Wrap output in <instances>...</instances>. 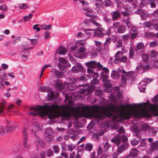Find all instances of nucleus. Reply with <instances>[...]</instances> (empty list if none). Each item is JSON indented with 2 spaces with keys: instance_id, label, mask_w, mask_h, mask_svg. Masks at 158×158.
I'll return each instance as SVG.
<instances>
[{
  "instance_id": "obj_1",
  "label": "nucleus",
  "mask_w": 158,
  "mask_h": 158,
  "mask_svg": "<svg viewBox=\"0 0 158 158\" xmlns=\"http://www.w3.org/2000/svg\"><path fill=\"white\" fill-rule=\"evenodd\" d=\"M72 98L70 94V118L72 117L76 118H80V111L87 118H93L97 123L102 121L106 117H112L114 120L121 122L124 119H130L131 116L137 118L148 117L152 115L158 116V104L134 103L117 107L111 103L115 102L116 100L115 97L112 94L110 96V102L102 97L99 98L102 105V106L96 105L82 106L76 108L71 106L73 103Z\"/></svg>"
},
{
  "instance_id": "obj_2",
  "label": "nucleus",
  "mask_w": 158,
  "mask_h": 158,
  "mask_svg": "<svg viewBox=\"0 0 158 158\" xmlns=\"http://www.w3.org/2000/svg\"><path fill=\"white\" fill-rule=\"evenodd\" d=\"M128 138L125 135H116L114 138L112 139L111 141L116 144L117 147L121 144L118 148L117 152L118 154L121 153L123 151L125 150L128 147V144L126 143Z\"/></svg>"
},
{
  "instance_id": "obj_3",
  "label": "nucleus",
  "mask_w": 158,
  "mask_h": 158,
  "mask_svg": "<svg viewBox=\"0 0 158 158\" xmlns=\"http://www.w3.org/2000/svg\"><path fill=\"white\" fill-rule=\"evenodd\" d=\"M86 66L88 68L87 71L88 73L92 72L93 69L95 68L98 70H100L102 68V65L99 62H96L95 61H90L85 63Z\"/></svg>"
},
{
  "instance_id": "obj_4",
  "label": "nucleus",
  "mask_w": 158,
  "mask_h": 158,
  "mask_svg": "<svg viewBox=\"0 0 158 158\" xmlns=\"http://www.w3.org/2000/svg\"><path fill=\"white\" fill-rule=\"evenodd\" d=\"M124 75H122V80H121L122 85H124L126 83L127 80L131 79L132 80L134 79V72L133 71H130L126 73L125 70L123 71Z\"/></svg>"
},
{
  "instance_id": "obj_5",
  "label": "nucleus",
  "mask_w": 158,
  "mask_h": 158,
  "mask_svg": "<svg viewBox=\"0 0 158 158\" xmlns=\"http://www.w3.org/2000/svg\"><path fill=\"white\" fill-rule=\"evenodd\" d=\"M58 60L59 63L58 65L60 70H64L65 68H68L70 65V64L63 58L60 57Z\"/></svg>"
},
{
  "instance_id": "obj_6",
  "label": "nucleus",
  "mask_w": 158,
  "mask_h": 158,
  "mask_svg": "<svg viewBox=\"0 0 158 158\" xmlns=\"http://www.w3.org/2000/svg\"><path fill=\"white\" fill-rule=\"evenodd\" d=\"M16 126L13 125L5 127L2 126L0 127V134L1 135H3L7 132H13L15 129Z\"/></svg>"
},
{
  "instance_id": "obj_7",
  "label": "nucleus",
  "mask_w": 158,
  "mask_h": 158,
  "mask_svg": "<svg viewBox=\"0 0 158 158\" xmlns=\"http://www.w3.org/2000/svg\"><path fill=\"white\" fill-rule=\"evenodd\" d=\"M23 144L24 148L26 149H29L30 145L27 142L28 134L26 129H24L23 133Z\"/></svg>"
},
{
  "instance_id": "obj_8",
  "label": "nucleus",
  "mask_w": 158,
  "mask_h": 158,
  "mask_svg": "<svg viewBox=\"0 0 158 158\" xmlns=\"http://www.w3.org/2000/svg\"><path fill=\"white\" fill-rule=\"evenodd\" d=\"M94 71L93 70H92V72L89 73L90 74L88 75V76H87V77L89 79H91V77H93V80H91V82L92 84H96L98 81V80L97 79V78L98 77L99 74L98 73H95L94 72Z\"/></svg>"
},
{
  "instance_id": "obj_9",
  "label": "nucleus",
  "mask_w": 158,
  "mask_h": 158,
  "mask_svg": "<svg viewBox=\"0 0 158 158\" xmlns=\"http://www.w3.org/2000/svg\"><path fill=\"white\" fill-rule=\"evenodd\" d=\"M136 52L138 54H141L144 52V44L142 42H139L138 43L135 49Z\"/></svg>"
},
{
  "instance_id": "obj_10",
  "label": "nucleus",
  "mask_w": 158,
  "mask_h": 158,
  "mask_svg": "<svg viewBox=\"0 0 158 158\" xmlns=\"http://www.w3.org/2000/svg\"><path fill=\"white\" fill-rule=\"evenodd\" d=\"M48 97L47 99L48 101H52L55 100L58 97L57 94H55L51 89L48 90Z\"/></svg>"
},
{
  "instance_id": "obj_11",
  "label": "nucleus",
  "mask_w": 158,
  "mask_h": 158,
  "mask_svg": "<svg viewBox=\"0 0 158 158\" xmlns=\"http://www.w3.org/2000/svg\"><path fill=\"white\" fill-rule=\"evenodd\" d=\"M94 89V87L93 86H90L86 89H82L79 90L78 92L80 94L87 95L89 93L93 91Z\"/></svg>"
},
{
  "instance_id": "obj_12",
  "label": "nucleus",
  "mask_w": 158,
  "mask_h": 158,
  "mask_svg": "<svg viewBox=\"0 0 158 158\" xmlns=\"http://www.w3.org/2000/svg\"><path fill=\"white\" fill-rule=\"evenodd\" d=\"M32 132L34 135L35 137H37L36 134H35V132L39 131V130H42L43 129V127L40 126V125L37 123H35L33 125L32 127Z\"/></svg>"
},
{
  "instance_id": "obj_13",
  "label": "nucleus",
  "mask_w": 158,
  "mask_h": 158,
  "mask_svg": "<svg viewBox=\"0 0 158 158\" xmlns=\"http://www.w3.org/2000/svg\"><path fill=\"white\" fill-rule=\"evenodd\" d=\"M86 43V40H78L75 43V45L70 47L71 50L75 49L77 47H81L84 46Z\"/></svg>"
},
{
  "instance_id": "obj_14",
  "label": "nucleus",
  "mask_w": 158,
  "mask_h": 158,
  "mask_svg": "<svg viewBox=\"0 0 158 158\" xmlns=\"http://www.w3.org/2000/svg\"><path fill=\"white\" fill-rule=\"evenodd\" d=\"M73 53L74 54V56L77 58H85L86 56L85 53H83L81 52L79 50H77L75 48V49L71 50Z\"/></svg>"
},
{
  "instance_id": "obj_15",
  "label": "nucleus",
  "mask_w": 158,
  "mask_h": 158,
  "mask_svg": "<svg viewBox=\"0 0 158 158\" xmlns=\"http://www.w3.org/2000/svg\"><path fill=\"white\" fill-rule=\"evenodd\" d=\"M83 67L80 64L77 63L72 68L71 70L73 73H76L78 71H83Z\"/></svg>"
},
{
  "instance_id": "obj_16",
  "label": "nucleus",
  "mask_w": 158,
  "mask_h": 158,
  "mask_svg": "<svg viewBox=\"0 0 158 158\" xmlns=\"http://www.w3.org/2000/svg\"><path fill=\"white\" fill-rule=\"evenodd\" d=\"M6 102V101L3 99H2V101L0 102V114L5 113L7 110V109L5 106Z\"/></svg>"
},
{
  "instance_id": "obj_17",
  "label": "nucleus",
  "mask_w": 158,
  "mask_h": 158,
  "mask_svg": "<svg viewBox=\"0 0 158 158\" xmlns=\"http://www.w3.org/2000/svg\"><path fill=\"white\" fill-rule=\"evenodd\" d=\"M138 152L137 149L133 148L131 150L130 154L127 156V157L128 158H130V157L135 158L138 156Z\"/></svg>"
},
{
  "instance_id": "obj_18",
  "label": "nucleus",
  "mask_w": 158,
  "mask_h": 158,
  "mask_svg": "<svg viewBox=\"0 0 158 158\" xmlns=\"http://www.w3.org/2000/svg\"><path fill=\"white\" fill-rule=\"evenodd\" d=\"M135 13L139 14L141 16L143 20H145L148 17V15L146 14L144 11L142 9H139L135 12Z\"/></svg>"
},
{
  "instance_id": "obj_19",
  "label": "nucleus",
  "mask_w": 158,
  "mask_h": 158,
  "mask_svg": "<svg viewBox=\"0 0 158 158\" xmlns=\"http://www.w3.org/2000/svg\"><path fill=\"white\" fill-rule=\"evenodd\" d=\"M94 34L95 36L98 37H102L104 35V33L102 31L101 28H100V29H95V30L94 31Z\"/></svg>"
},
{
  "instance_id": "obj_20",
  "label": "nucleus",
  "mask_w": 158,
  "mask_h": 158,
  "mask_svg": "<svg viewBox=\"0 0 158 158\" xmlns=\"http://www.w3.org/2000/svg\"><path fill=\"white\" fill-rule=\"evenodd\" d=\"M131 130L132 131L136 134V136L138 135V134L141 131V129L140 127L138 126L135 125L131 127Z\"/></svg>"
},
{
  "instance_id": "obj_21",
  "label": "nucleus",
  "mask_w": 158,
  "mask_h": 158,
  "mask_svg": "<svg viewBox=\"0 0 158 158\" xmlns=\"http://www.w3.org/2000/svg\"><path fill=\"white\" fill-rule=\"evenodd\" d=\"M131 38L133 39L137 35V31L135 28H132L131 30Z\"/></svg>"
},
{
  "instance_id": "obj_22",
  "label": "nucleus",
  "mask_w": 158,
  "mask_h": 158,
  "mask_svg": "<svg viewBox=\"0 0 158 158\" xmlns=\"http://www.w3.org/2000/svg\"><path fill=\"white\" fill-rule=\"evenodd\" d=\"M55 85L59 89H62L64 88V85L62 83L61 80L60 79H58L56 82Z\"/></svg>"
},
{
  "instance_id": "obj_23",
  "label": "nucleus",
  "mask_w": 158,
  "mask_h": 158,
  "mask_svg": "<svg viewBox=\"0 0 158 158\" xmlns=\"http://www.w3.org/2000/svg\"><path fill=\"white\" fill-rule=\"evenodd\" d=\"M67 50L64 47H60L56 51V53L59 54H64L66 52Z\"/></svg>"
},
{
  "instance_id": "obj_24",
  "label": "nucleus",
  "mask_w": 158,
  "mask_h": 158,
  "mask_svg": "<svg viewBox=\"0 0 158 158\" xmlns=\"http://www.w3.org/2000/svg\"><path fill=\"white\" fill-rule=\"evenodd\" d=\"M134 0H115L118 7H122L123 6V2H132Z\"/></svg>"
},
{
  "instance_id": "obj_25",
  "label": "nucleus",
  "mask_w": 158,
  "mask_h": 158,
  "mask_svg": "<svg viewBox=\"0 0 158 158\" xmlns=\"http://www.w3.org/2000/svg\"><path fill=\"white\" fill-rule=\"evenodd\" d=\"M126 29V27L124 26L120 25L117 29V32L120 34L124 33Z\"/></svg>"
},
{
  "instance_id": "obj_26",
  "label": "nucleus",
  "mask_w": 158,
  "mask_h": 158,
  "mask_svg": "<svg viewBox=\"0 0 158 158\" xmlns=\"http://www.w3.org/2000/svg\"><path fill=\"white\" fill-rule=\"evenodd\" d=\"M100 76L102 78V81L103 82L109 80L108 79V76L107 74H105L103 72H101L100 73Z\"/></svg>"
},
{
  "instance_id": "obj_27",
  "label": "nucleus",
  "mask_w": 158,
  "mask_h": 158,
  "mask_svg": "<svg viewBox=\"0 0 158 158\" xmlns=\"http://www.w3.org/2000/svg\"><path fill=\"white\" fill-rule=\"evenodd\" d=\"M111 15L112 16L113 19L115 20L120 16V13L118 11H114L112 12Z\"/></svg>"
},
{
  "instance_id": "obj_28",
  "label": "nucleus",
  "mask_w": 158,
  "mask_h": 158,
  "mask_svg": "<svg viewBox=\"0 0 158 158\" xmlns=\"http://www.w3.org/2000/svg\"><path fill=\"white\" fill-rule=\"evenodd\" d=\"M151 149L153 151L158 150V141L152 143L151 145Z\"/></svg>"
},
{
  "instance_id": "obj_29",
  "label": "nucleus",
  "mask_w": 158,
  "mask_h": 158,
  "mask_svg": "<svg viewBox=\"0 0 158 158\" xmlns=\"http://www.w3.org/2000/svg\"><path fill=\"white\" fill-rule=\"evenodd\" d=\"M95 30L94 29H85L84 31L86 34L87 35L89 36L91 35H94V31Z\"/></svg>"
},
{
  "instance_id": "obj_30",
  "label": "nucleus",
  "mask_w": 158,
  "mask_h": 158,
  "mask_svg": "<svg viewBox=\"0 0 158 158\" xmlns=\"http://www.w3.org/2000/svg\"><path fill=\"white\" fill-rule=\"evenodd\" d=\"M119 76L120 75L118 72L115 71L112 72L111 77L112 78L117 79L119 77Z\"/></svg>"
},
{
  "instance_id": "obj_31",
  "label": "nucleus",
  "mask_w": 158,
  "mask_h": 158,
  "mask_svg": "<svg viewBox=\"0 0 158 158\" xmlns=\"http://www.w3.org/2000/svg\"><path fill=\"white\" fill-rule=\"evenodd\" d=\"M138 88L140 92H143L146 89L145 84H141L140 82V85L138 86Z\"/></svg>"
},
{
  "instance_id": "obj_32",
  "label": "nucleus",
  "mask_w": 158,
  "mask_h": 158,
  "mask_svg": "<svg viewBox=\"0 0 158 158\" xmlns=\"http://www.w3.org/2000/svg\"><path fill=\"white\" fill-rule=\"evenodd\" d=\"M141 130L144 131H146L149 130L150 126L147 123H144L142 125L141 127Z\"/></svg>"
},
{
  "instance_id": "obj_33",
  "label": "nucleus",
  "mask_w": 158,
  "mask_h": 158,
  "mask_svg": "<svg viewBox=\"0 0 158 158\" xmlns=\"http://www.w3.org/2000/svg\"><path fill=\"white\" fill-rule=\"evenodd\" d=\"M104 133V132L103 131H102L101 133H94L93 135V138L95 140H97L99 139V137L103 135Z\"/></svg>"
},
{
  "instance_id": "obj_34",
  "label": "nucleus",
  "mask_w": 158,
  "mask_h": 158,
  "mask_svg": "<svg viewBox=\"0 0 158 158\" xmlns=\"http://www.w3.org/2000/svg\"><path fill=\"white\" fill-rule=\"evenodd\" d=\"M83 10L85 12H84V13L88 17H91V15L89 13H91L92 11V10L89 9L88 8H85Z\"/></svg>"
},
{
  "instance_id": "obj_35",
  "label": "nucleus",
  "mask_w": 158,
  "mask_h": 158,
  "mask_svg": "<svg viewBox=\"0 0 158 158\" xmlns=\"http://www.w3.org/2000/svg\"><path fill=\"white\" fill-rule=\"evenodd\" d=\"M0 78L2 81H4L7 79L5 72L4 71L0 72Z\"/></svg>"
},
{
  "instance_id": "obj_36",
  "label": "nucleus",
  "mask_w": 158,
  "mask_h": 158,
  "mask_svg": "<svg viewBox=\"0 0 158 158\" xmlns=\"http://www.w3.org/2000/svg\"><path fill=\"white\" fill-rule=\"evenodd\" d=\"M52 71L55 73L56 77L58 78H61L63 76L62 73L56 70L53 69Z\"/></svg>"
},
{
  "instance_id": "obj_37",
  "label": "nucleus",
  "mask_w": 158,
  "mask_h": 158,
  "mask_svg": "<svg viewBox=\"0 0 158 158\" xmlns=\"http://www.w3.org/2000/svg\"><path fill=\"white\" fill-rule=\"evenodd\" d=\"M36 143L37 149L39 147H43L44 145V142L40 139H38L36 140Z\"/></svg>"
},
{
  "instance_id": "obj_38",
  "label": "nucleus",
  "mask_w": 158,
  "mask_h": 158,
  "mask_svg": "<svg viewBox=\"0 0 158 158\" xmlns=\"http://www.w3.org/2000/svg\"><path fill=\"white\" fill-rule=\"evenodd\" d=\"M96 46L97 47L95 49L96 51L97 52H99L102 49L101 47V42H98L97 41H95Z\"/></svg>"
},
{
  "instance_id": "obj_39",
  "label": "nucleus",
  "mask_w": 158,
  "mask_h": 158,
  "mask_svg": "<svg viewBox=\"0 0 158 158\" xmlns=\"http://www.w3.org/2000/svg\"><path fill=\"white\" fill-rule=\"evenodd\" d=\"M69 79L70 82L72 84L75 83L79 80L78 78L75 76L70 77Z\"/></svg>"
},
{
  "instance_id": "obj_40",
  "label": "nucleus",
  "mask_w": 158,
  "mask_h": 158,
  "mask_svg": "<svg viewBox=\"0 0 158 158\" xmlns=\"http://www.w3.org/2000/svg\"><path fill=\"white\" fill-rule=\"evenodd\" d=\"M152 24L150 22L146 21L143 23V25L146 27L152 29L153 28L152 27Z\"/></svg>"
},
{
  "instance_id": "obj_41",
  "label": "nucleus",
  "mask_w": 158,
  "mask_h": 158,
  "mask_svg": "<svg viewBox=\"0 0 158 158\" xmlns=\"http://www.w3.org/2000/svg\"><path fill=\"white\" fill-rule=\"evenodd\" d=\"M136 71L139 73H142L144 72L142 65H140L136 67Z\"/></svg>"
},
{
  "instance_id": "obj_42",
  "label": "nucleus",
  "mask_w": 158,
  "mask_h": 158,
  "mask_svg": "<svg viewBox=\"0 0 158 158\" xmlns=\"http://www.w3.org/2000/svg\"><path fill=\"white\" fill-rule=\"evenodd\" d=\"M103 85L105 87L110 88L111 86V83L110 81L108 80L104 82Z\"/></svg>"
},
{
  "instance_id": "obj_43",
  "label": "nucleus",
  "mask_w": 158,
  "mask_h": 158,
  "mask_svg": "<svg viewBox=\"0 0 158 158\" xmlns=\"http://www.w3.org/2000/svg\"><path fill=\"white\" fill-rule=\"evenodd\" d=\"M124 22L128 28L132 27V25L129 21V17H127V19L124 20Z\"/></svg>"
},
{
  "instance_id": "obj_44",
  "label": "nucleus",
  "mask_w": 158,
  "mask_h": 158,
  "mask_svg": "<svg viewBox=\"0 0 158 158\" xmlns=\"http://www.w3.org/2000/svg\"><path fill=\"white\" fill-rule=\"evenodd\" d=\"M146 139H140L139 141L140 142L139 146L140 147H145L146 144L145 140Z\"/></svg>"
},
{
  "instance_id": "obj_45",
  "label": "nucleus",
  "mask_w": 158,
  "mask_h": 158,
  "mask_svg": "<svg viewBox=\"0 0 158 158\" xmlns=\"http://www.w3.org/2000/svg\"><path fill=\"white\" fill-rule=\"evenodd\" d=\"M148 4H150V3L148 2V1L147 0H142L140 2L139 6L140 8H142L143 6Z\"/></svg>"
},
{
  "instance_id": "obj_46",
  "label": "nucleus",
  "mask_w": 158,
  "mask_h": 158,
  "mask_svg": "<svg viewBox=\"0 0 158 158\" xmlns=\"http://www.w3.org/2000/svg\"><path fill=\"white\" fill-rule=\"evenodd\" d=\"M152 81V80H151L148 78H145L141 81V84H144L146 85L147 84L150 83Z\"/></svg>"
},
{
  "instance_id": "obj_47",
  "label": "nucleus",
  "mask_w": 158,
  "mask_h": 158,
  "mask_svg": "<svg viewBox=\"0 0 158 158\" xmlns=\"http://www.w3.org/2000/svg\"><path fill=\"white\" fill-rule=\"evenodd\" d=\"M146 35L147 36L151 37H155L158 38V32L156 33H153L147 32L146 33Z\"/></svg>"
},
{
  "instance_id": "obj_48",
  "label": "nucleus",
  "mask_w": 158,
  "mask_h": 158,
  "mask_svg": "<svg viewBox=\"0 0 158 158\" xmlns=\"http://www.w3.org/2000/svg\"><path fill=\"white\" fill-rule=\"evenodd\" d=\"M41 29L42 30H50L51 29V27L50 25H43L41 26Z\"/></svg>"
},
{
  "instance_id": "obj_49",
  "label": "nucleus",
  "mask_w": 158,
  "mask_h": 158,
  "mask_svg": "<svg viewBox=\"0 0 158 158\" xmlns=\"http://www.w3.org/2000/svg\"><path fill=\"white\" fill-rule=\"evenodd\" d=\"M32 17V15L30 14L29 15L24 16V19L25 22L30 21Z\"/></svg>"
},
{
  "instance_id": "obj_50",
  "label": "nucleus",
  "mask_w": 158,
  "mask_h": 158,
  "mask_svg": "<svg viewBox=\"0 0 158 158\" xmlns=\"http://www.w3.org/2000/svg\"><path fill=\"white\" fill-rule=\"evenodd\" d=\"M110 60L111 62H113L115 64H118L120 62V60L114 57H111Z\"/></svg>"
},
{
  "instance_id": "obj_51",
  "label": "nucleus",
  "mask_w": 158,
  "mask_h": 158,
  "mask_svg": "<svg viewBox=\"0 0 158 158\" xmlns=\"http://www.w3.org/2000/svg\"><path fill=\"white\" fill-rule=\"evenodd\" d=\"M101 29H102V31L103 32L104 35H110L111 30L110 29H108L107 30H105L104 28H102Z\"/></svg>"
},
{
  "instance_id": "obj_52",
  "label": "nucleus",
  "mask_w": 158,
  "mask_h": 158,
  "mask_svg": "<svg viewBox=\"0 0 158 158\" xmlns=\"http://www.w3.org/2000/svg\"><path fill=\"white\" fill-rule=\"evenodd\" d=\"M123 56L122 53L118 51L115 54L114 57L120 60Z\"/></svg>"
},
{
  "instance_id": "obj_53",
  "label": "nucleus",
  "mask_w": 158,
  "mask_h": 158,
  "mask_svg": "<svg viewBox=\"0 0 158 158\" xmlns=\"http://www.w3.org/2000/svg\"><path fill=\"white\" fill-rule=\"evenodd\" d=\"M92 148L93 145L92 144L90 143H88L86 144L85 148L86 150L89 151H90L92 150Z\"/></svg>"
},
{
  "instance_id": "obj_54",
  "label": "nucleus",
  "mask_w": 158,
  "mask_h": 158,
  "mask_svg": "<svg viewBox=\"0 0 158 158\" xmlns=\"http://www.w3.org/2000/svg\"><path fill=\"white\" fill-rule=\"evenodd\" d=\"M157 55V53L155 51L152 50L151 52V54L150 55V57H156Z\"/></svg>"
},
{
  "instance_id": "obj_55",
  "label": "nucleus",
  "mask_w": 158,
  "mask_h": 158,
  "mask_svg": "<svg viewBox=\"0 0 158 158\" xmlns=\"http://www.w3.org/2000/svg\"><path fill=\"white\" fill-rule=\"evenodd\" d=\"M120 26V24L119 22H114L113 23L112 28L115 30L116 29H117Z\"/></svg>"
},
{
  "instance_id": "obj_56",
  "label": "nucleus",
  "mask_w": 158,
  "mask_h": 158,
  "mask_svg": "<svg viewBox=\"0 0 158 158\" xmlns=\"http://www.w3.org/2000/svg\"><path fill=\"white\" fill-rule=\"evenodd\" d=\"M142 58L143 61L145 62L147 61L148 59V55L145 54H143L142 55Z\"/></svg>"
},
{
  "instance_id": "obj_57",
  "label": "nucleus",
  "mask_w": 158,
  "mask_h": 158,
  "mask_svg": "<svg viewBox=\"0 0 158 158\" xmlns=\"http://www.w3.org/2000/svg\"><path fill=\"white\" fill-rule=\"evenodd\" d=\"M53 153L52 151L49 149H48L46 150V156L47 157H49L51 156H53Z\"/></svg>"
},
{
  "instance_id": "obj_58",
  "label": "nucleus",
  "mask_w": 158,
  "mask_h": 158,
  "mask_svg": "<svg viewBox=\"0 0 158 158\" xmlns=\"http://www.w3.org/2000/svg\"><path fill=\"white\" fill-rule=\"evenodd\" d=\"M90 21L93 23L95 25L98 27H100L101 26V25L100 24L96 22L94 20L92 19H90Z\"/></svg>"
},
{
  "instance_id": "obj_59",
  "label": "nucleus",
  "mask_w": 158,
  "mask_h": 158,
  "mask_svg": "<svg viewBox=\"0 0 158 158\" xmlns=\"http://www.w3.org/2000/svg\"><path fill=\"white\" fill-rule=\"evenodd\" d=\"M120 126L119 124L118 123H114L113 125L111 127V129L112 130L117 129Z\"/></svg>"
},
{
  "instance_id": "obj_60",
  "label": "nucleus",
  "mask_w": 158,
  "mask_h": 158,
  "mask_svg": "<svg viewBox=\"0 0 158 158\" xmlns=\"http://www.w3.org/2000/svg\"><path fill=\"white\" fill-rule=\"evenodd\" d=\"M111 4V2L110 0H106L103 2V4L106 6H109Z\"/></svg>"
},
{
  "instance_id": "obj_61",
  "label": "nucleus",
  "mask_w": 158,
  "mask_h": 158,
  "mask_svg": "<svg viewBox=\"0 0 158 158\" xmlns=\"http://www.w3.org/2000/svg\"><path fill=\"white\" fill-rule=\"evenodd\" d=\"M75 145L73 144H71L68 145V148L70 151H72L75 148Z\"/></svg>"
},
{
  "instance_id": "obj_62",
  "label": "nucleus",
  "mask_w": 158,
  "mask_h": 158,
  "mask_svg": "<svg viewBox=\"0 0 158 158\" xmlns=\"http://www.w3.org/2000/svg\"><path fill=\"white\" fill-rule=\"evenodd\" d=\"M158 42L156 41H154L150 43L149 46L151 47H154L158 45Z\"/></svg>"
},
{
  "instance_id": "obj_63",
  "label": "nucleus",
  "mask_w": 158,
  "mask_h": 158,
  "mask_svg": "<svg viewBox=\"0 0 158 158\" xmlns=\"http://www.w3.org/2000/svg\"><path fill=\"white\" fill-rule=\"evenodd\" d=\"M123 39L124 41H126L128 40L129 38V34H126V35H123L122 36Z\"/></svg>"
},
{
  "instance_id": "obj_64",
  "label": "nucleus",
  "mask_w": 158,
  "mask_h": 158,
  "mask_svg": "<svg viewBox=\"0 0 158 158\" xmlns=\"http://www.w3.org/2000/svg\"><path fill=\"white\" fill-rule=\"evenodd\" d=\"M111 145L109 143L106 142L104 145V149L105 150H106L107 149L111 147Z\"/></svg>"
}]
</instances>
